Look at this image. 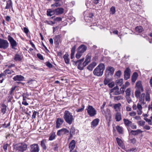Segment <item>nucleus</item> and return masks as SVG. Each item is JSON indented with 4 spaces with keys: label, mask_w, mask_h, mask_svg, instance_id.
I'll list each match as a JSON object with an SVG mask.
<instances>
[{
    "label": "nucleus",
    "mask_w": 152,
    "mask_h": 152,
    "mask_svg": "<svg viewBox=\"0 0 152 152\" xmlns=\"http://www.w3.org/2000/svg\"><path fill=\"white\" fill-rule=\"evenodd\" d=\"M13 79L15 81H21L23 80L24 79V77L21 75H17L14 77Z\"/></svg>",
    "instance_id": "b1692460"
},
{
    "label": "nucleus",
    "mask_w": 152,
    "mask_h": 152,
    "mask_svg": "<svg viewBox=\"0 0 152 152\" xmlns=\"http://www.w3.org/2000/svg\"><path fill=\"white\" fill-rule=\"evenodd\" d=\"M132 91V89L130 88H128L125 91L126 96H130L131 93Z\"/></svg>",
    "instance_id": "e433bc0d"
},
{
    "label": "nucleus",
    "mask_w": 152,
    "mask_h": 152,
    "mask_svg": "<svg viewBox=\"0 0 152 152\" xmlns=\"http://www.w3.org/2000/svg\"><path fill=\"white\" fill-rule=\"evenodd\" d=\"M55 10H52L50 9L48 10L47 11V15L48 16H51L53 14H55Z\"/></svg>",
    "instance_id": "72a5a7b5"
},
{
    "label": "nucleus",
    "mask_w": 152,
    "mask_h": 152,
    "mask_svg": "<svg viewBox=\"0 0 152 152\" xmlns=\"http://www.w3.org/2000/svg\"><path fill=\"white\" fill-rule=\"evenodd\" d=\"M126 100L129 103H130L132 102V100H131L130 96H126Z\"/></svg>",
    "instance_id": "603ef678"
},
{
    "label": "nucleus",
    "mask_w": 152,
    "mask_h": 152,
    "mask_svg": "<svg viewBox=\"0 0 152 152\" xmlns=\"http://www.w3.org/2000/svg\"><path fill=\"white\" fill-rule=\"evenodd\" d=\"M138 76V75L137 73L134 72L132 77V81L133 83H134L137 80Z\"/></svg>",
    "instance_id": "a878e982"
},
{
    "label": "nucleus",
    "mask_w": 152,
    "mask_h": 152,
    "mask_svg": "<svg viewBox=\"0 0 152 152\" xmlns=\"http://www.w3.org/2000/svg\"><path fill=\"white\" fill-rule=\"evenodd\" d=\"M84 58H83L80 60H78L76 62L75 64L77 66L78 68L80 70H82L83 69L84 67L86 66L85 64H84V62L82 63L84 61Z\"/></svg>",
    "instance_id": "0eeeda50"
},
{
    "label": "nucleus",
    "mask_w": 152,
    "mask_h": 152,
    "mask_svg": "<svg viewBox=\"0 0 152 152\" xmlns=\"http://www.w3.org/2000/svg\"><path fill=\"white\" fill-rule=\"evenodd\" d=\"M37 112L34 111L32 115V119H35L37 115Z\"/></svg>",
    "instance_id": "0e129e2a"
},
{
    "label": "nucleus",
    "mask_w": 152,
    "mask_h": 152,
    "mask_svg": "<svg viewBox=\"0 0 152 152\" xmlns=\"http://www.w3.org/2000/svg\"><path fill=\"white\" fill-rule=\"evenodd\" d=\"M4 72L6 74H11L13 73V71L11 70L10 69H6L4 71Z\"/></svg>",
    "instance_id": "5fc2aeb1"
},
{
    "label": "nucleus",
    "mask_w": 152,
    "mask_h": 152,
    "mask_svg": "<svg viewBox=\"0 0 152 152\" xmlns=\"http://www.w3.org/2000/svg\"><path fill=\"white\" fill-rule=\"evenodd\" d=\"M30 151L31 152H39V148L37 144H34L31 145Z\"/></svg>",
    "instance_id": "f8f14e48"
},
{
    "label": "nucleus",
    "mask_w": 152,
    "mask_h": 152,
    "mask_svg": "<svg viewBox=\"0 0 152 152\" xmlns=\"http://www.w3.org/2000/svg\"><path fill=\"white\" fill-rule=\"evenodd\" d=\"M7 39L9 41L12 48H14L17 46V43L16 42L10 35H9L8 36Z\"/></svg>",
    "instance_id": "6e6552de"
},
{
    "label": "nucleus",
    "mask_w": 152,
    "mask_h": 152,
    "mask_svg": "<svg viewBox=\"0 0 152 152\" xmlns=\"http://www.w3.org/2000/svg\"><path fill=\"white\" fill-rule=\"evenodd\" d=\"M87 47L84 45H80L78 48L79 52L83 53L86 50Z\"/></svg>",
    "instance_id": "a211bd4d"
},
{
    "label": "nucleus",
    "mask_w": 152,
    "mask_h": 152,
    "mask_svg": "<svg viewBox=\"0 0 152 152\" xmlns=\"http://www.w3.org/2000/svg\"><path fill=\"white\" fill-rule=\"evenodd\" d=\"M135 30L136 32L140 33L142 31V28L141 26H137L135 28Z\"/></svg>",
    "instance_id": "a19ab883"
},
{
    "label": "nucleus",
    "mask_w": 152,
    "mask_h": 152,
    "mask_svg": "<svg viewBox=\"0 0 152 152\" xmlns=\"http://www.w3.org/2000/svg\"><path fill=\"white\" fill-rule=\"evenodd\" d=\"M84 108V106H83L82 107L76 109V111L77 112H81L83 110Z\"/></svg>",
    "instance_id": "052dcab7"
},
{
    "label": "nucleus",
    "mask_w": 152,
    "mask_h": 152,
    "mask_svg": "<svg viewBox=\"0 0 152 152\" xmlns=\"http://www.w3.org/2000/svg\"><path fill=\"white\" fill-rule=\"evenodd\" d=\"M115 118L116 121H119L121 119V113L120 112H118L115 114Z\"/></svg>",
    "instance_id": "4be33fe9"
},
{
    "label": "nucleus",
    "mask_w": 152,
    "mask_h": 152,
    "mask_svg": "<svg viewBox=\"0 0 152 152\" xmlns=\"http://www.w3.org/2000/svg\"><path fill=\"white\" fill-rule=\"evenodd\" d=\"M8 144H5L3 146V148L4 150V151L6 152L7 151V148L8 146Z\"/></svg>",
    "instance_id": "e2e57ef3"
},
{
    "label": "nucleus",
    "mask_w": 152,
    "mask_h": 152,
    "mask_svg": "<svg viewBox=\"0 0 152 152\" xmlns=\"http://www.w3.org/2000/svg\"><path fill=\"white\" fill-rule=\"evenodd\" d=\"M47 66L49 68L52 67L53 66L49 62H47L46 63Z\"/></svg>",
    "instance_id": "680f3d73"
},
{
    "label": "nucleus",
    "mask_w": 152,
    "mask_h": 152,
    "mask_svg": "<svg viewBox=\"0 0 152 152\" xmlns=\"http://www.w3.org/2000/svg\"><path fill=\"white\" fill-rule=\"evenodd\" d=\"M83 53L79 52V51H77V53L76 54V57L77 58L79 59L83 55Z\"/></svg>",
    "instance_id": "49530a36"
},
{
    "label": "nucleus",
    "mask_w": 152,
    "mask_h": 152,
    "mask_svg": "<svg viewBox=\"0 0 152 152\" xmlns=\"http://www.w3.org/2000/svg\"><path fill=\"white\" fill-rule=\"evenodd\" d=\"M126 87H127L124 84L123 85L120 89V92L121 93H124V92L125 89Z\"/></svg>",
    "instance_id": "a18cd8bd"
},
{
    "label": "nucleus",
    "mask_w": 152,
    "mask_h": 152,
    "mask_svg": "<svg viewBox=\"0 0 152 152\" xmlns=\"http://www.w3.org/2000/svg\"><path fill=\"white\" fill-rule=\"evenodd\" d=\"M114 100H119L123 99V97L121 96H115L114 98Z\"/></svg>",
    "instance_id": "de8ad7c7"
},
{
    "label": "nucleus",
    "mask_w": 152,
    "mask_h": 152,
    "mask_svg": "<svg viewBox=\"0 0 152 152\" xmlns=\"http://www.w3.org/2000/svg\"><path fill=\"white\" fill-rule=\"evenodd\" d=\"M2 107L1 109L2 112L3 113V114H4L5 113L6 110V107L5 105H4Z\"/></svg>",
    "instance_id": "4d7b16f0"
},
{
    "label": "nucleus",
    "mask_w": 152,
    "mask_h": 152,
    "mask_svg": "<svg viewBox=\"0 0 152 152\" xmlns=\"http://www.w3.org/2000/svg\"><path fill=\"white\" fill-rule=\"evenodd\" d=\"M130 142L131 143L134 144L136 142V140L135 138H133L130 140Z\"/></svg>",
    "instance_id": "774afa93"
},
{
    "label": "nucleus",
    "mask_w": 152,
    "mask_h": 152,
    "mask_svg": "<svg viewBox=\"0 0 152 152\" xmlns=\"http://www.w3.org/2000/svg\"><path fill=\"white\" fill-rule=\"evenodd\" d=\"M123 80L122 79H118L115 82V84L116 85V86H121L123 83Z\"/></svg>",
    "instance_id": "c85d7f7f"
},
{
    "label": "nucleus",
    "mask_w": 152,
    "mask_h": 152,
    "mask_svg": "<svg viewBox=\"0 0 152 152\" xmlns=\"http://www.w3.org/2000/svg\"><path fill=\"white\" fill-rule=\"evenodd\" d=\"M121 74V72L120 71H118L115 73V75L118 77H120Z\"/></svg>",
    "instance_id": "338daca9"
},
{
    "label": "nucleus",
    "mask_w": 152,
    "mask_h": 152,
    "mask_svg": "<svg viewBox=\"0 0 152 152\" xmlns=\"http://www.w3.org/2000/svg\"><path fill=\"white\" fill-rule=\"evenodd\" d=\"M135 88H137L136 89L141 90V92H143L144 91V89L141 81H139L137 82Z\"/></svg>",
    "instance_id": "2eb2a0df"
},
{
    "label": "nucleus",
    "mask_w": 152,
    "mask_h": 152,
    "mask_svg": "<svg viewBox=\"0 0 152 152\" xmlns=\"http://www.w3.org/2000/svg\"><path fill=\"white\" fill-rule=\"evenodd\" d=\"M114 72V69L112 67L109 66L107 67L105 71V75L106 76L110 75L112 76Z\"/></svg>",
    "instance_id": "1a4fd4ad"
},
{
    "label": "nucleus",
    "mask_w": 152,
    "mask_h": 152,
    "mask_svg": "<svg viewBox=\"0 0 152 152\" xmlns=\"http://www.w3.org/2000/svg\"><path fill=\"white\" fill-rule=\"evenodd\" d=\"M64 9L61 7L58 8L55 10V14L58 15L62 14L64 12Z\"/></svg>",
    "instance_id": "5701e85b"
},
{
    "label": "nucleus",
    "mask_w": 152,
    "mask_h": 152,
    "mask_svg": "<svg viewBox=\"0 0 152 152\" xmlns=\"http://www.w3.org/2000/svg\"><path fill=\"white\" fill-rule=\"evenodd\" d=\"M110 82V80L108 78H105L104 79V83L105 85H107Z\"/></svg>",
    "instance_id": "6e6d98bb"
},
{
    "label": "nucleus",
    "mask_w": 152,
    "mask_h": 152,
    "mask_svg": "<svg viewBox=\"0 0 152 152\" xmlns=\"http://www.w3.org/2000/svg\"><path fill=\"white\" fill-rule=\"evenodd\" d=\"M17 150L18 151L23 152L27 149V145L24 143L18 144L16 146Z\"/></svg>",
    "instance_id": "39448f33"
},
{
    "label": "nucleus",
    "mask_w": 152,
    "mask_h": 152,
    "mask_svg": "<svg viewBox=\"0 0 152 152\" xmlns=\"http://www.w3.org/2000/svg\"><path fill=\"white\" fill-rule=\"evenodd\" d=\"M60 6V4H59L57 2H56L55 4H52L51 6L52 7H57L58 6Z\"/></svg>",
    "instance_id": "13d9d810"
},
{
    "label": "nucleus",
    "mask_w": 152,
    "mask_h": 152,
    "mask_svg": "<svg viewBox=\"0 0 152 152\" xmlns=\"http://www.w3.org/2000/svg\"><path fill=\"white\" fill-rule=\"evenodd\" d=\"M75 140H72L71 141L69 145L70 151H72L74 149L75 146Z\"/></svg>",
    "instance_id": "aec40b11"
},
{
    "label": "nucleus",
    "mask_w": 152,
    "mask_h": 152,
    "mask_svg": "<svg viewBox=\"0 0 152 152\" xmlns=\"http://www.w3.org/2000/svg\"><path fill=\"white\" fill-rule=\"evenodd\" d=\"M101 111L102 114L105 116L106 118H111V111L109 109H107L106 111L104 110H102Z\"/></svg>",
    "instance_id": "9b49d317"
},
{
    "label": "nucleus",
    "mask_w": 152,
    "mask_h": 152,
    "mask_svg": "<svg viewBox=\"0 0 152 152\" xmlns=\"http://www.w3.org/2000/svg\"><path fill=\"white\" fill-rule=\"evenodd\" d=\"M64 122L63 119L61 118H58L56 121V127L58 128L61 126L62 124Z\"/></svg>",
    "instance_id": "f3484780"
},
{
    "label": "nucleus",
    "mask_w": 152,
    "mask_h": 152,
    "mask_svg": "<svg viewBox=\"0 0 152 152\" xmlns=\"http://www.w3.org/2000/svg\"><path fill=\"white\" fill-rule=\"evenodd\" d=\"M144 119L146 121V122L148 123V124L150 125H152V122L151 119H148V118H145Z\"/></svg>",
    "instance_id": "8fccbe9b"
},
{
    "label": "nucleus",
    "mask_w": 152,
    "mask_h": 152,
    "mask_svg": "<svg viewBox=\"0 0 152 152\" xmlns=\"http://www.w3.org/2000/svg\"><path fill=\"white\" fill-rule=\"evenodd\" d=\"M108 86L110 88H112L114 86V83L113 82L109 83L108 85Z\"/></svg>",
    "instance_id": "69168bd1"
},
{
    "label": "nucleus",
    "mask_w": 152,
    "mask_h": 152,
    "mask_svg": "<svg viewBox=\"0 0 152 152\" xmlns=\"http://www.w3.org/2000/svg\"><path fill=\"white\" fill-rule=\"evenodd\" d=\"M116 140L118 145L120 147H122L123 146V143L121 139L119 138H118V137H117L116 138Z\"/></svg>",
    "instance_id": "58836bf2"
},
{
    "label": "nucleus",
    "mask_w": 152,
    "mask_h": 152,
    "mask_svg": "<svg viewBox=\"0 0 152 152\" xmlns=\"http://www.w3.org/2000/svg\"><path fill=\"white\" fill-rule=\"evenodd\" d=\"M88 115L91 117L95 116L96 114V110L91 106L88 105L86 109Z\"/></svg>",
    "instance_id": "20e7f679"
},
{
    "label": "nucleus",
    "mask_w": 152,
    "mask_h": 152,
    "mask_svg": "<svg viewBox=\"0 0 152 152\" xmlns=\"http://www.w3.org/2000/svg\"><path fill=\"white\" fill-rule=\"evenodd\" d=\"M56 134L55 132L51 133V135L49 138V140H54L56 137Z\"/></svg>",
    "instance_id": "79ce46f5"
},
{
    "label": "nucleus",
    "mask_w": 152,
    "mask_h": 152,
    "mask_svg": "<svg viewBox=\"0 0 152 152\" xmlns=\"http://www.w3.org/2000/svg\"><path fill=\"white\" fill-rule=\"evenodd\" d=\"M66 122L69 124H71L74 120L72 113L67 110H65L63 116Z\"/></svg>",
    "instance_id": "f257e3e1"
},
{
    "label": "nucleus",
    "mask_w": 152,
    "mask_h": 152,
    "mask_svg": "<svg viewBox=\"0 0 152 152\" xmlns=\"http://www.w3.org/2000/svg\"><path fill=\"white\" fill-rule=\"evenodd\" d=\"M99 120L98 118L94 119L91 123V127L94 128L96 127L98 124Z\"/></svg>",
    "instance_id": "412c9836"
},
{
    "label": "nucleus",
    "mask_w": 152,
    "mask_h": 152,
    "mask_svg": "<svg viewBox=\"0 0 152 152\" xmlns=\"http://www.w3.org/2000/svg\"><path fill=\"white\" fill-rule=\"evenodd\" d=\"M9 43L7 40L0 38V48L5 49L9 46Z\"/></svg>",
    "instance_id": "423d86ee"
},
{
    "label": "nucleus",
    "mask_w": 152,
    "mask_h": 152,
    "mask_svg": "<svg viewBox=\"0 0 152 152\" xmlns=\"http://www.w3.org/2000/svg\"><path fill=\"white\" fill-rule=\"evenodd\" d=\"M12 7V3L11 0H9L7 1L6 6L5 9H8Z\"/></svg>",
    "instance_id": "cd10ccee"
},
{
    "label": "nucleus",
    "mask_w": 152,
    "mask_h": 152,
    "mask_svg": "<svg viewBox=\"0 0 152 152\" xmlns=\"http://www.w3.org/2000/svg\"><path fill=\"white\" fill-rule=\"evenodd\" d=\"M60 35H58L56 36V37L54 38V39L55 41H56V42H57L60 40Z\"/></svg>",
    "instance_id": "3c124183"
},
{
    "label": "nucleus",
    "mask_w": 152,
    "mask_h": 152,
    "mask_svg": "<svg viewBox=\"0 0 152 152\" xmlns=\"http://www.w3.org/2000/svg\"><path fill=\"white\" fill-rule=\"evenodd\" d=\"M137 123L140 126H142L145 125V122L143 121H138Z\"/></svg>",
    "instance_id": "09e8293b"
},
{
    "label": "nucleus",
    "mask_w": 152,
    "mask_h": 152,
    "mask_svg": "<svg viewBox=\"0 0 152 152\" xmlns=\"http://www.w3.org/2000/svg\"><path fill=\"white\" fill-rule=\"evenodd\" d=\"M76 46L75 45L72 48L71 50V58L73 59L74 57V54L75 52Z\"/></svg>",
    "instance_id": "473e14b6"
},
{
    "label": "nucleus",
    "mask_w": 152,
    "mask_h": 152,
    "mask_svg": "<svg viewBox=\"0 0 152 152\" xmlns=\"http://www.w3.org/2000/svg\"><path fill=\"white\" fill-rule=\"evenodd\" d=\"M139 98V102L142 105H145V99L147 102L150 101V95L148 92H146L145 94L144 93H142Z\"/></svg>",
    "instance_id": "7ed1b4c3"
},
{
    "label": "nucleus",
    "mask_w": 152,
    "mask_h": 152,
    "mask_svg": "<svg viewBox=\"0 0 152 152\" xmlns=\"http://www.w3.org/2000/svg\"><path fill=\"white\" fill-rule=\"evenodd\" d=\"M75 129L73 127H71L70 129V135L71 137H72L73 135L75 134Z\"/></svg>",
    "instance_id": "f704fd0d"
},
{
    "label": "nucleus",
    "mask_w": 152,
    "mask_h": 152,
    "mask_svg": "<svg viewBox=\"0 0 152 152\" xmlns=\"http://www.w3.org/2000/svg\"><path fill=\"white\" fill-rule=\"evenodd\" d=\"M129 115L131 116H134L136 115V113L134 111H132L129 113Z\"/></svg>",
    "instance_id": "bf43d9fd"
},
{
    "label": "nucleus",
    "mask_w": 152,
    "mask_h": 152,
    "mask_svg": "<svg viewBox=\"0 0 152 152\" xmlns=\"http://www.w3.org/2000/svg\"><path fill=\"white\" fill-rule=\"evenodd\" d=\"M22 58L19 55L16 54L15 55L14 57V60L15 61H20L21 60Z\"/></svg>",
    "instance_id": "4c0bfd02"
},
{
    "label": "nucleus",
    "mask_w": 152,
    "mask_h": 152,
    "mask_svg": "<svg viewBox=\"0 0 152 152\" xmlns=\"http://www.w3.org/2000/svg\"><path fill=\"white\" fill-rule=\"evenodd\" d=\"M119 88L118 86H116L114 88L111 89L110 91V94L112 95H118L120 94L119 91Z\"/></svg>",
    "instance_id": "9d476101"
},
{
    "label": "nucleus",
    "mask_w": 152,
    "mask_h": 152,
    "mask_svg": "<svg viewBox=\"0 0 152 152\" xmlns=\"http://www.w3.org/2000/svg\"><path fill=\"white\" fill-rule=\"evenodd\" d=\"M63 58L64 59L65 62L67 64H69V55L67 54H65Z\"/></svg>",
    "instance_id": "7c9ffc66"
},
{
    "label": "nucleus",
    "mask_w": 152,
    "mask_h": 152,
    "mask_svg": "<svg viewBox=\"0 0 152 152\" xmlns=\"http://www.w3.org/2000/svg\"><path fill=\"white\" fill-rule=\"evenodd\" d=\"M96 65V62H93L87 67V69L91 71Z\"/></svg>",
    "instance_id": "bb28decb"
},
{
    "label": "nucleus",
    "mask_w": 152,
    "mask_h": 152,
    "mask_svg": "<svg viewBox=\"0 0 152 152\" xmlns=\"http://www.w3.org/2000/svg\"><path fill=\"white\" fill-rule=\"evenodd\" d=\"M91 57L88 55L86 56V58L85 61L84 62V64L86 66L90 61Z\"/></svg>",
    "instance_id": "c756f323"
},
{
    "label": "nucleus",
    "mask_w": 152,
    "mask_h": 152,
    "mask_svg": "<svg viewBox=\"0 0 152 152\" xmlns=\"http://www.w3.org/2000/svg\"><path fill=\"white\" fill-rule=\"evenodd\" d=\"M130 69L129 68H127L124 71V79L127 80L129 79L130 77Z\"/></svg>",
    "instance_id": "dca6fc26"
},
{
    "label": "nucleus",
    "mask_w": 152,
    "mask_h": 152,
    "mask_svg": "<svg viewBox=\"0 0 152 152\" xmlns=\"http://www.w3.org/2000/svg\"><path fill=\"white\" fill-rule=\"evenodd\" d=\"M116 128L117 131L119 133L122 134L123 133V131L122 127L119 126H117L116 127Z\"/></svg>",
    "instance_id": "ea45409f"
},
{
    "label": "nucleus",
    "mask_w": 152,
    "mask_h": 152,
    "mask_svg": "<svg viewBox=\"0 0 152 152\" xmlns=\"http://www.w3.org/2000/svg\"><path fill=\"white\" fill-rule=\"evenodd\" d=\"M137 113L138 115H140L142 114V105H142L141 104L140 102H139L137 104Z\"/></svg>",
    "instance_id": "4468645a"
},
{
    "label": "nucleus",
    "mask_w": 152,
    "mask_h": 152,
    "mask_svg": "<svg viewBox=\"0 0 152 152\" xmlns=\"http://www.w3.org/2000/svg\"><path fill=\"white\" fill-rule=\"evenodd\" d=\"M45 140H42L41 141V147L43 148V149L45 150L46 149V146L45 144Z\"/></svg>",
    "instance_id": "c03bdc74"
},
{
    "label": "nucleus",
    "mask_w": 152,
    "mask_h": 152,
    "mask_svg": "<svg viewBox=\"0 0 152 152\" xmlns=\"http://www.w3.org/2000/svg\"><path fill=\"white\" fill-rule=\"evenodd\" d=\"M69 131L66 128H63L58 131L57 134L58 136H61L62 134H65L69 133Z\"/></svg>",
    "instance_id": "ddd939ff"
},
{
    "label": "nucleus",
    "mask_w": 152,
    "mask_h": 152,
    "mask_svg": "<svg viewBox=\"0 0 152 152\" xmlns=\"http://www.w3.org/2000/svg\"><path fill=\"white\" fill-rule=\"evenodd\" d=\"M4 76L2 74H0V83H2L4 80Z\"/></svg>",
    "instance_id": "864d4df0"
},
{
    "label": "nucleus",
    "mask_w": 152,
    "mask_h": 152,
    "mask_svg": "<svg viewBox=\"0 0 152 152\" xmlns=\"http://www.w3.org/2000/svg\"><path fill=\"white\" fill-rule=\"evenodd\" d=\"M115 9L114 7L112 6L110 9V14L113 15L114 14L115 12Z\"/></svg>",
    "instance_id": "37998d69"
},
{
    "label": "nucleus",
    "mask_w": 152,
    "mask_h": 152,
    "mask_svg": "<svg viewBox=\"0 0 152 152\" xmlns=\"http://www.w3.org/2000/svg\"><path fill=\"white\" fill-rule=\"evenodd\" d=\"M123 121L124 122V124L126 126H129V125H131V124H132V121H130L128 119L124 118L123 119Z\"/></svg>",
    "instance_id": "c9c22d12"
},
{
    "label": "nucleus",
    "mask_w": 152,
    "mask_h": 152,
    "mask_svg": "<svg viewBox=\"0 0 152 152\" xmlns=\"http://www.w3.org/2000/svg\"><path fill=\"white\" fill-rule=\"evenodd\" d=\"M142 132L143 131L140 129H137L136 130H132L130 132L134 136L140 134H141Z\"/></svg>",
    "instance_id": "393cba45"
},
{
    "label": "nucleus",
    "mask_w": 152,
    "mask_h": 152,
    "mask_svg": "<svg viewBox=\"0 0 152 152\" xmlns=\"http://www.w3.org/2000/svg\"><path fill=\"white\" fill-rule=\"evenodd\" d=\"M121 106V104L120 103L114 104L113 107L115 111L117 112H119L120 110V107Z\"/></svg>",
    "instance_id": "6ab92c4d"
},
{
    "label": "nucleus",
    "mask_w": 152,
    "mask_h": 152,
    "mask_svg": "<svg viewBox=\"0 0 152 152\" xmlns=\"http://www.w3.org/2000/svg\"><path fill=\"white\" fill-rule=\"evenodd\" d=\"M104 69V65L103 64H101L94 69L93 71L94 74L98 76H101L103 75Z\"/></svg>",
    "instance_id": "f03ea898"
},
{
    "label": "nucleus",
    "mask_w": 152,
    "mask_h": 152,
    "mask_svg": "<svg viewBox=\"0 0 152 152\" xmlns=\"http://www.w3.org/2000/svg\"><path fill=\"white\" fill-rule=\"evenodd\" d=\"M141 92H142L139 89H136L135 91V95L137 98H139L140 97L141 95Z\"/></svg>",
    "instance_id": "2f4dec72"
}]
</instances>
